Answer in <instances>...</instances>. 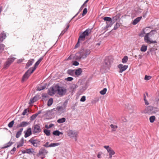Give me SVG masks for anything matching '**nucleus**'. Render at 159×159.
<instances>
[{
	"instance_id": "obj_1",
	"label": "nucleus",
	"mask_w": 159,
	"mask_h": 159,
	"mask_svg": "<svg viewBox=\"0 0 159 159\" xmlns=\"http://www.w3.org/2000/svg\"><path fill=\"white\" fill-rule=\"evenodd\" d=\"M67 90L66 89L59 86V84L54 85L48 90V93L50 95L55 94L56 92L60 95L63 96L66 94Z\"/></svg>"
},
{
	"instance_id": "obj_2",
	"label": "nucleus",
	"mask_w": 159,
	"mask_h": 159,
	"mask_svg": "<svg viewBox=\"0 0 159 159\" xmlns=\"http://www.w3.org/2000/svg\"><path fill=\"white\" fill-rule=\"evenodd\" d=\"M91 52L89 49L82 48L79 52L76 53L74 56V58L77 60L84 59L90 54Z\"/></svg>"
},
{
	"instance_id": "obj_3",
	"label": "nucleus",
	"mask_w": 159,
	"mask_h": 159,
	"mask_svg": "<svg viewBox=\"0 0 159 159\" xmlns=\"http://www.w3.org/2000/svg\"><path fill=\"white\" fill-rule=\"evenodd\" d=\"M92 32V29H88L82 33L79 36L77 43L75 46V48H76L80 46V41H84V40L85 37L88 36L89 34Z\"/></svg>"
},
{
	"instance_id": "obj_4",
	"label": "nucleus",
	"mask_w": 159,
	"mask_h": 159,
	"mask_svg": "<svg viewBox=\"0 0 159 159\" xmlns=\"http://www.w3.org/2000/svg\"><path fill=\"white\" fill-rule=\"evenodd\" d=\"M48 151L45 148H41L39 150L38 153V157H40L42 159H43L45 157V155L48 154Z\"/></svg>"
},
{
	"instance_id": "obj_5",
	"label": "nucleus",
	"mask_w": 159,
	"mask_h": 159,
	"mask_svg": "<svg viewBox=\"0 0 159 159\" xmlns=\"http://www.w3.org/2000/svg\"><path fill=\"white\" fill-rule=\"evenodd\" d=\"M103 19L106 21V28H107L111 27L114 23V22H112V18L110 17H105L103 18Z\"/></svg>"
},
{
	"instance_id": "obj_6",
	"label": "nucleus",
	"mask_w": 159,
	"mask_h": 159,
	"mask_svg": "<svg viewBox=\"0 0 159 159\" xmlns=\"http://www.w3.org/2000/svg\"><path fill=\"white\" fill-rule=\"evenodd\" d=\"M31 68H30L23 75L22 79V81L24 82L25 80H27L32 74L31 71L32 70Z\"/></svg>"
},
{
	"instance_id": "obj_7",
	"label": "nucleus",
	"mask_w": 159,
	"mask_h": 159,
	"mask_svg": "<svg viewBox=\"0 0 159 159\" xmlns=\"http://www.w3.org/2000/svg\"><path fill=\"white\" fill-rule=\"evenodd\" d=\"M149 33H148L145 35L144 40V41L147 43L148 44L151 43H157V42L156 41H152L150 39L149 37Z\"/></svg>"
},
{
	"instance_id": "obj_8",
	"label": "nucleus",
	"mask_w": 159,
	"mask_h": 159,
	"mask_svg": "<svg viewBox=\"0 0 159 159\" xmlns=\"http://www.w3.org/2000/svg\"><path fill=\"white\" fill-rule=\"evenodd\" d=\"M29 142L31 143L35 147H37L40 145V141L38 139H31L29 140Z\"/></svg>"
},
{
	"instance_id": "obj_9",
	"label": "nucleus",
	"mask_w": 159,
	"mask_h": 159,
	"mask_svg": "<svg viewBox=\"0 0 159 159\" xmlns=\"http://www.w3.org/2000/svg\"><path fill=\"white\" fill-rule=\"evenodd\" d=\"M77 134V131L75 130H70L68 131V135L70 138H75V140H76V135Z\"/></svg>"
},
{
	"instance_id": "obj_10",
	"label": "nucleus",
	"mask_w": 159,
	"mask_h": 159,
	"mask_svg": "<svg viewBox=\"0 0 159 159\" xmlns=\"http://www.w3.org/2000/svg\"><path fill=\"white\" fill-rule=\"evenodd\" d=\"M41 131V129L40 126L38 124L35 125L34 126L33 133L34 134H37Z\"/></svg>"
},
{
	"instance_id": "obj_11",
	"label": "nucleus",
	"mask_w": 159,
	"mask_h": 159,
	"mask_svg": "<svg viewBox=\"0 0 159 159\" xmlns=\"http://www.w3.org/2000/svg\"><path fill=\"white\" fill-rule=\"evenodd\" d=\"M43 59V57H41L35 63V64L34 65V67L30 68H32L31 69H32V70L31 71V73H32L34 72V71L36 69L37 67L39 65L40 63V62Z\"/></svg>"
},
{
	"instance_id": "obj_12",
	"label": "nucleus",
	"mask_w": 159,
	"mask_h": 159,
	"mask_svg": "<svg viewBox=\"0 0 159 159\" xmlns=\"http://www.w3.org/2000/svg\"><path fill=\"white\" fill-rule=\"evenodd\" d=\"M117 67L120 69L119 72L120 73H122L128 68V66L123 65L122 64H120L118 65Z\"/></svg>"
},
{
	"instance_id": "obj_13",
	"label": "nucleus",
	"mask_w": 159,
	"mask_h": 159,
	"mask_svg": "<svg viewBox=\"0 0 159 159\" xmlns=\"http://www.w3.org/2000/svg\"><path fill=\"white\" fill-rule=\"evenodd\" d=\"M56 110H57V112L61 114L66 111V109L61 106H58L57 107Z\"/></svg>"
},
{
	"instance_id": "obj_14",
	"label": "nucleus",
	"mask_w": 159,
	"mask_h": 159,
	"mask_svg": "<svg viewBox=\"0 0 159 159\" xmlns=\"http://www.w3.org/2000/svg\"><path fill=\"white\" fill-rule=\"evenodd\" d=\"M25 137L26 138L32 134L31 129L30 128H28L26 131H25Z\"/></svg>"
},
{
	"instance_id": "obj_15",
	"label": "nucleus",
	"mask_w": 159,
	"mask_h": 159,
	"mask_svg": "<svg viewBox=\"0 0 159 159\" xmlns=\"http://www.w3.org/2000/svg\"><path fill=\"white\" fill-rule=\"evenodd\" d=\"M6 37V34L5 32L3 31L0 34V43L2 42Z\"/></svg>"
},
{
	"instance_id": "obj_16",
	"label": "nucleus",
	"mask_w": 159,
	"mask_h": 159,
	"mask_svg": "<svg viewBox=\"0 0 159 159\" xmlns=\"http://www.w3.org/2000/svg\"><path fill=\"white\" fill-rule=\"evenodd\" d=\"M142 18V16H139L134 19L132 22L133 25H136L137 24L140 20Z\"/></svg>"
},
{
	"instance_id": "obj_17",
	"label": "nucleus",
	"mask_w": 159,
	"mask_h": 159,
	"mask_svg": "<svg viewBox=\"0 0 159 159\" xmlns=\"http://www.w3.org/2000/svg\"><path fill=\"white\" fill-rule=\"evenodd\" d=\"M34 59L29 60L26 65L25 68L27 69L31 66L34 63Z\"/></svg>"
},
{
	"instance_id": "obj_18",
	"label": "nucleus",
	"mask_w": 159,
	"mask_h": 159,
	"mask_svg": "<svg viewBox=\"0 0 159 159\" xmlns=\"http://www.w3.org/2000/svg\"><path fill=\"white\" fill-rule=\"evenodd\" d=\"M78 87V86L77 84H73L70 85L69 88L72 91H74Z\"/></svg>"
},
{
	"instance_id": "obj_19",
	"label": "nucleus",
	"mask_w": 159,
	"mask_h": 159,
	"mask_svg": "<svg viewBox=\"0 0 159 159\" xmlns=\"http://www.w3.org/2000/svg\"><path fill=\"white\" fill-rule=\"evenodd\" d=\"M104 64L105 65L106 67H108L109 66L110 64V62L109 61V59L106 58L104 61Z\"/></svg>"
},
{
	"instance_id": "obj_20",
	"label": "nucleus",
	"mask_w": 159,
	"mask_h": 159,
	"mask_svg": "<svg viewBox=\"0 0 159 159\" xmlns=\"http://www.w3.org/2000/svg\"><path fill=\"white\" fill-rule=\"evenodd\" d=\"M82 72V70L81 68H78L75 70V75H80Z\"/></svg>"
},
{
	"instance_id": "obj_21",
	"label": "nucleus",
	"mask_w": 159,
	"mask_h": 159,
	"mask_svg": "<svg viewBox=\"0 0 159 159\" xmlns=\"http://www.w3.org/2000/svg\"><path fill=\"white\" fill-rule=\"evenodd\" d=\"M13 143L12 142H9L5 144L4 145L3 147H2L1 148L4 149L7 148L11 146Z\"/></svg>"
},
{
	"instance_id": "obj_22",
	"label": "nucleus",
	"mask_w": 159,
	"mask_h": 159,
	"mask_svg": "<svg viewBox=\"0 0 159 159\" xmlns=\"http://www.w3.org/2000/svg\"><path fill=\"white\" fill-rule=\"evenodd\" d=\"M53 134L56 136H58L60 134H62L63 133L60 132L58 130H56L52 132Z\"/></svg>"
},
{
	"instance_id": "obj_23",
	"label": "nucleus",
	"mask_w": 159,
	"mask_h": 159,
	"mask_svg": "<svg viewBox=\"0 0 159 159\" xmlns=\"http://www.w3.org/2000/svg\"><path fill=\"white\" fill-rule=\"evenodd\" d=\"M67 73L69 75L73 76L75 75V70L69 69L67 70Z\"/></svg>"
},
{
	"instance_id": "obj_24",
	"label": "nucleus",
	"mask_w": 159,
	"mask_h": 159,
	"mask_svg": "<svg viewBox=\"0 0 159 159\" xmlns=\"http://www.w3.org/2000/svg\"><path fill=\"white\" fill-rule=\"evenodd\" d=\"M23 128H21L20 129V130L17 132L16 135V138H18L20 137L21 134V133L23 131Z\"/></svg>"
},
{
	"instance_id": "obj_25",
	"label": "nucleus",
	"mask_w": 159,
	"mask_h": 159,
	"mask_svg": "<svg viewBox=\"0 0 159 159\" xmlns=\"http://www.w3.org/2000/svg\"><path fill=\"white\" fill-rule=\"evenodd\" d=\"M26 153L29 154H33L34 152V150L32 148L27 149H26Z\"/></svg>"
},
{
	"instance_id": "obj_26",
	"label": "nucleus",
	"mask_w": 159,
	"mask_h": 159,
	"mask_svg": "<svg viewBox=\"0 0 159 159\" xmlns=\"http://www.w3.org/2000/svg\"><path fill=\"white\" fill-rule=\"evenodd\" d=\"M66 120V119L64 117L60 118L57 120V122L58 123H62L65 122Z\"/></svg>"
},
{
	"instance_id": "obj_27",
	"label": "nucleus",
	"mask_w": 159,
	"mask_h": 159,
	"mask_svg": "<svg viewBox=\"0 0 159 159\" xmlns=\"http://www.w3.org/2000/svg\"><path fill=\"white\" fill-rule=\"evenodd\" d=\"M147 49V46L145 45H142L140 51L141 52H145L146 51Z\"/></svg>"
},
{
	"instance_id": "obj_28",
	"label": "nucleus",
	"mask_w": 159,
	"mask_h": 159,
	"mask_svg": "<svg viewBox=\"0 0 159 159\" xmlns=\"http://www.w3.org/2000/svg\"><path fill=\"white\" fill-rule=\"evenodd\" d=\"M20 124L21 127H25L28 125L29 123L27 121H22Z\"/></svg>"
},
{
	"instance_id": "obj_29",
	"label": "nucleus",
	"mask_w": 159,
	"mask_h": 159,
	"mask_svg": "<svg viewBox=\"0 0 159 159\" xmlns=\"http://www.w3.org/2000/svg\"><path fill=\"white\" fill-rule=\"evenodd\" d=\"M112 129L111 132H113L116 131V129L117 128L118 126L116 125H114L113 124H111L110 125Z\"/></svg>"
},
{
	"instance_id": "obj_30",
	"label": "nucleus",
	"mask_w": 159,
	"mask_h": 159,
	"mask_svg": "<svg viewBox=\"0 0 159 159\" xmlns=\"http://www.w3.org/2000/svg\"><path fill=\"white\" fill-rule=\"evenodd\" d=\"M38 98L37 96H35L30 99V102L31 103H33L38 100Z\"/></svg>"
},
{
	"instance_id": "obj_31",
	"label": "nucleus",
	"mask_w": 159,
	"mask_h": 159,
	"mask_svg": "<svg viewBox=\"0 0 159 159\" xmlns=\"http://www.w3.org/2000/svg\"><path fill=\"white\" fill-rule=\"evenodd\" d=\"M53 102V99L52 98H50L47 102V105L48 107L51 106Z\"/></svg>"
},
{
	"instance_id": "obj_32",
	"label": "nucleus",
	"mask_w": 159,
	"mask_h": 159,
	"mask_svg": "<svg viewBox=\"0 0 159 159\" xmlns=\"http://www.w3.org/2000/svg\"><path fill=\"white\" fill-rule=\"evenodd\" d=\"M60 144L59 143H51L49 145V147H54Z\"/></svg>"
},
{
	"instance_id": "obj_33",
	"label": "nucleus",
	"mask_w": 159,
	"mask_h": 159,
	"mask_svg": "<svg viewBox=\"0 0 159 159\" xmlns=\"http://www.w3.org/2000/svg\"><path fill=\"white\" fill-rule=\"evenodd\" d=\"M119 18V16L118 15H116L114 17H113L112 19V22L115 23V21L117 20Z\"/></svg>"
},
{
	"instance_id": "obj_34",
	"label": "nucleus",
	"mask_w": 159,
	"mask_h": 159,
	"mask_svg": "<svg viewBox=\"0 0 159 159\" xmlns=\"http://www.w3.org/2000/svg\"><path fill=\"white\" fill-rule=\"evenodd\" d=\"M128 60V57L126 56H125L122 59V62L123 63H125L127 62Z\"/></svg>"
},
{
	"instance_id": "obj_35",
	"label": "nucleus",
	"mask_w": 159,
	"mask_h": 159,
	"mask_svg": "<svg viewBox=\"0 0 159 159\" xmlns=\"http://www.w3.org/2000/svg\"><path fill=\"white\" fill-rule=\"evenodd\" d=\"M16 59V58L15 57H12L11 58H8L7 60V61H8L9 63H10V64H11Z\"/></svg>"
},
{
	"instance_id": "obj_36",
	"label": "nucleus",
	"mask_w": 159,
	"mask_h": 159,
	"mask_svg": "<svg viewBox=\"0 0 159 159\" xmlns=\"http://www.w3.org/2000/svg\"><path fill=\"white\" fill-rule=\"evenodd\" d=\"M107 89L106 88H104L100 92V93L102 95H104L107 91Z\"/></svg>"
},
{
	"instance_id": "obj_37",
	"label": "nucleus",
	"mask_w": 159,
	"mask_h": 159,
	"mask_svg": "<svg viewBox=\"0 0 159 159\" xmlns=\"http://www.w3.org/2000/svg\"><path fill=\"white\" fill-rule=\"evenodd\" d=\"M43 132L48 136H49L50 134V131L49 130L44 129L43 130Z\"/></svg>"
},
{
	"instance_id": "obj_38",
	"label": "nucleus",
	"mask_w": 159,
	"mask_h": 159,
	"mask_svg": "<svg viewBox=\"0 0 159 159\" xmlns=\"http://www.w3.org/2000/svg\"><path fill=\"white\" fill-rule=\"evenodd\" d=\"M155 120V117L154 116H150L149 118V120L151 123H153L154 122Z\"/></svg>"
},
{
	"instance_id": "obj_39",
	"label": "nucleus",
	"mask_w": 159,
	"mask_h": 159,
	"mask_svg": "<svg viewBox=\"0 0 159 159\" xmlns=\"http://www.w3.org/2000/svg\"><path fill=\"white\" fill-rule=\"evenodd\" d=\"M14 123V120H12L10 122L8 125V127L10 128H11L12 127Z\"/></svg>"
},
{
	"instance_id": "obj_40",
	"label": "nucleus",
	"mask_w": 159,
	"mask_h": 159,
	"mask_svg": "<svg viewBox=\"0 0 159 159\" xmlns=\"http://www.w3.org/2000/svg\"><path fill=\"white\" fill-rule=\"evenodd\" d=\"M107 152L109 154H114L115 153L114 151L111 148L107 151Z\"/></svg>"
},
{
	"instance_id": "obj_41",
	"label": "nucleus",
	"mask_w": 159,
	"mask_h": 159,
	"mask_svg": "<svg viewBox=\"0 0 159 159\" xmlns=\"http://www.w3.org/2000/svg\"><path fill=\"white\" fill-rule=\"evenodd\" d=\"M57 107L55 108H54L51 110L49 111L52 114H53L55 113V112H57V110H56Z\"/></svg>"
},
{
	"instance_id": "obj_42",
	"label": "nucleus",
	"mask_w": 159,
	"mask_h": 159,
	"mask_svg": "<svg viewBox=\"0 0 159 159\" xmlns=\"http://www.w3.org/2000/svg\"><path fill=\"white\" fill-rule=\"evenodd\" d=\"M82 10V7H80V9L79 10V11H78V12L75 15V16H74L72 17V18L71 19V20L69 21V23H70L72 19H73V18H75L76 16Z\"/></svg>"
},
{
	"instance_id": "obj_43",
	"label": "nucleus",
	"mask_w": 159,
	"mask_h": 159,
	"mask_svg": "<svg viewBox=\"0 0 159 159\" xmlns=\"http://www.w3.org/2000/svg\"><path fill=\"white\" fill-rule=\"evenodd\" d=\"M120 26V24L117 22L116 25L114 26V30H116Z\"/></svg>"
},
{
	"instance_id": "obj_44",
	"label": "nucleus",
	"mask_w": 159,
	"mask_h": 159,
	"mask_svg": "<svg viewBox=\"0 0 159 159\" xmlns=\"http://www.w3.org/2000/svg\"><path fill=\"white\" fill-rule=\"evenodd\" d=\"M145 34V31L144 29L141 31L140 33L139 34V36L141 37H143L144 36V34Z\"/></svg>"
},
{
	"instance_id": "obj_45",
	"label": "nucleus",
	"mask_w": 159,
	"mask_h": 159,
	"mask_svg": "<svg viewBox=\"0 0 159 159\" xmlns=\"http://www.w3.org/2000/svg\"><path fill=\"white\" fill-rule=\"evenodd\" d=\"M87 12V10L86 8H84L83 11L82 16H83L86 15Z\"/></svg>"
},
{
	"instance_id": "obj_46",
	"label": "nucleus",
	"mask_w": 159,
	"mask_h": 159,
	"mask_svg": "<svg viewBox=\"0 0 159 159\" xmlns=\"http://www.w3.org/2000/svg\"><path fill=\"white\" fill-rule=\"evenodd\" d=\"M152 78V77L151 76L147 75H146L145 76L144 80H148Z\"/></svg>"
},
{
	"instance_id": "obj_47",
	"label": "nucleus",
	"mask_w": 159,
	"mask_h": 159,
	"mask_svg": "<svg viewBox=\"0 0 159 159\" xmlns=\"http://www.w3.org/2000/svg\"><path fill=\"white\" fill-rule=\"evenodd\" d=\"M11 65V64H10V63L8 62V61H6L5 63L4 64V68H6L8 67H9L10 65Z\"/></svg>"
},
{
	"instance_id": "obj_48",
	"label": "nucleus",
	"mask_w": 159,
	"mask_h": 159,
	"mask_svg": "<svg viewBox=\"0 0 159 159\" xmlns=\"http://www.w3.org/2000/svg\"><path fill=\"white\" fill-rule=\"evenodd\" d=\"M27 112H29V110L27 109H25L23 111L22 113V114L23 115H25L27 113Z\"/></svg>"
},
{
	"instance_id": "obj_49",
	"label": "nucleus",
	"mask_w": 159,
	"mask_h": 159,
	"mask_svg": "<svg viewBox=\"0 0 159 159\" xmlns=\"http://www.w3.org/2000/svg\"><path fill=\"white\" fill-rule=\"evenodd\" d=\"M45 88V86H42L40 87H38L37 88V89L38 90L40 91L44 89Z\"/></svg>"
},
{
	"instance_id": "obj_50",
	"label": "nucleus",
	"mask_w": 159,
	"mask_h": 159,
	"mask_svg": "<svg viewBox=\"0 0 159 159\" xmlns=\"http://www.w3.org/2000/svg\"><path fill=\"white\" fill-rule=\"evenodd\" d=\"M66 80L70 81L73 80V78L71 77H69L65 79Z\"/></svg>"
},
{
	"instance_id": "obj_51",
	"label": "nucleus",
	"mask_w": 159,
	"mask_h": 159,
	"mask_svg": "<svg viewBox=\"0 0 159 159\" xmlns=\"http://www.w3.org/2000/svg\"><path fill=\"white\" fill-rule=\"evenodd\" d=\"M67 103V101L66 100L63 102L62 106V107H64V108H65V109H66V107Z\"/></svg>"
},
{
	"instance_id": "obj_52",
	"label": "nucleus",
	"mask_w": 159,
	"mask_h": 159,
	"mask_svg": "<svg viewBox=\"0 0 159 159\" xmlns=\"http://www.w3.org/2000/svg\"><path fill=\"white\" fill-rule=\"evenodd\" d=\"M86 100V97L85 96H82L80 99V101L82 102H84Z\"/></svg>"
},
{
	"instance_id": "obj_53",
	"label": "nucleus",
	"mask_w": 159,
	"mask_h": 159,
	"mask_svg": "<svg viewBox=\"0 0 159 159\" xmlns=\"http://www.w3.org/2000/svg\"><path fill=\"white\" fill-rule=\"evenodd\" d=\"M16 150V148L14 147L12 149H11L10 151V153L11 154H13L14 153L15 151Z\"/></svg>"
},
{
	"instance_id": "obj_54",
	"label": "nucleus",
	"mask_w": 159,
	"mask_h": 159,
	"mask_svg": "<svg viewBox=\"0 0 159 159\" xmlns=\"http://www.w3.org/2000/svg\"><path fill=\"white\" fill-rule=\"evenodd\" d=\"M72 65L75 66H77L79 65V63L77 61H73Z\"/></svg>"
},
{
	"instance_id": "obj_55",
	"label": "nucleus",
	"mask_w": 159,
	"mask_h": 159,
	"mask_svg": "<svg viewBox=\"0 0 159 159\" xmlns=\"http://www.w3.org/2000/svg\"><path fill=\"white\" fill-rule=\"evenodd\" d=\"M36 117L34 116V115H32L30 117V120L31 121H33L34 120Z\"/></svg>"
},
{
	"instance_id": "obj_56",
	"label": "nucleus",
	"mask_w": 159,
	"mask_h": 159,
	"mask_svg": "<svg viewBox=\"0 0 159 159\" xmlns=\"http://www.w3.org/2000/svg\"><path fill=\"white\" fill-rule=\"evenodd\" d=\"M104 148L107 150V151L111 148L109 146H104Z\"/></svg>"
},
{
	"instance_id": "obj_57",
	"label": "nucleus",
	"mask_w": 159,
	"mask_h": 159,
	"mask_svg": "<svg viewBox=\"0 0 159 159\" xmlns=\"http://www.w3.org/2000/svg\"><path fill=\"white\" fill-rule=\"evenodd\" d=\"M49 142H47L44 144L43 145V146L46 148L49 147V145H48Z\"/></svg>"
},
{
	"instance_id": "obj_58",
	"label": "nucleus",
	"mask_w": 159,
	"mask_h": 159,
	"mask_svg": "<svg viewBox=\"0 0 159 159\" xmlns=\"http://www.w3.org/2000/svg\"><path fill=\"white\" fill-rule=\"evenodd\" d=\"M23 143H20L17 146V148H19L20 147L23 146Z\"/></svg>"
},
{
	"instance_id": "obj_59",
	"label": "nucleus",
	"mask_w": 159,
	"mask_h": 159,
	"mask_svg": "<svg viewBox=\"0 0 159 159\" xmlns=\"http://www.w3.org/2000/svg\"><path fill=\"white\" fill-rule=\"evenodd\" d=\"M66 30H63L61 32V33L60 34V35H59V37L61 36V35H63V34L66 32Z\"/></svg>"
},
{
	"instance_id": "obj_60",
	"label": "nucleus",
	"mask_w": 159,
	"mask_h": 159,
	"mask_svg": "<svg viewBox=\"0 0 159 159\" xmlns=\"http://www.w3.org/2000/svg\"><path fill=\"white\" fill-rule=\"evenodd\" d=\"M121 120L123 121V122H125L126 121V119L124 117H122L121 118Z\"/></svg>"
},
{
	"instance_id": "obj_61",
	"label": "nucleus",
	"mask_w": 159,
	"mask_h": 159,
	"mask_svg": "<svg viewBox=\"0 0 159 159\" xmlns=\"http://www.w3.org/2000/svg\"><path fill=\"white\" fill-rule=\"evenodd\" d=\"M82 16L81 15H80L76 19L75 21L81 18L82 17Z\"/></svg>"
},
{
	"instance_id": "obj_62",
	"label": "nucleus",
	"mask_w": 159,
	"mask_h": 159,
	"mask_svg": "<svg viewBox=\"0 0 159 159\" xmlns=\"http://www.w3.org/2000/svg\"><path fill=\"white\" fill-rule=\"evenodd\" d=\"M53 125H54L53 124H50L48 126V128L49 129L51 128V127H52Z\"/></svg>"
},
{
	"instance_id": "obj_63",
	"label": "nucleus",
	"mask_w": 159,
	"mask_h": 159,
	"mask_svg": "<svg viewBox=\"0 0 159 159\" xmlns=\"http://www.w3.org/2000/svg\"><path fill=\"white\" fill-rule=\"evenodd\" d=\"M144 102H145V104L146 105H148L149 104V103L146 99H145V100H144Z\"/></svg>"
},
{
	"instance_id": "obj_64",
	"label": "nucleus",
	"mask_w": 159,
	"mask_h": 159,
	"mask_svg": "<svg viewBox=\"0 0 159 159\" xmlns=\"http://www.w3.org/2000/svg\"><path fill=\"white\" fill-rule=\"evenodd\" d=\"M23 61V60L22 59H20L18 60L17 63H19L22 62Z\"/></svg>"
}]
</instances>
